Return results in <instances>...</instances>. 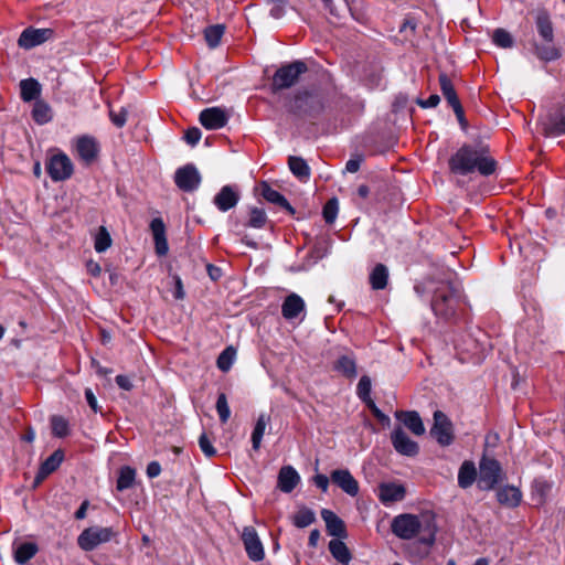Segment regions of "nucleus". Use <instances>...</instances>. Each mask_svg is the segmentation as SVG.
<instances>
[{"label": "nucleus", "mask_w": 565, "mask_h": 565, "mask_svg": "<svg viewBox=\"0 0 565 565\" xmlns=\"http://www.w3.org/2000/svg\"><path fill=\"white\" fill-rule=\"evenodd\" d=\"M414 291L420 298L430 295V308L444 321H455L463 310V291L460 284L454 280L428 278L416 282Z\"/></svg>", "instance_id": "obj_1"}, {"label": "nucleus", "mask_w": 565, "mask_h": 565, "mask_svg": "<svg viewBox=\"0 0 565 565\" xmlns=\"http://www.w3.org/2000/svg\"><path fill=\"white\" fill-rule=\"evenodd\" d=\"M449 171L455 175H469L478 172L481 177L493 175L499 162L492 156L490 146L482 140L463 143L448 159Z\"/></svg>", "instance_id": "obj_2"}, {"label": "nucleus", "mask_w": 565, "mask_h": 565, "mask_svg": "<svg viewBox=\"0 0 565 565\" xmlns=\"http://www.w3.org/2000/svg\"><path fill=\"white\" fill-rule=\"evenodd\" d=\"M327 107L326 94L317 88L298 89L286 105L289 114L310 119H318Z\"/></svg>", "instance_id": "obj_3"}, {"label": "nucleus", "mask_w": 565, "mask_h": 565, "mask_svg": "<svg viewBox=\"0 0 565 565\" xmlns=\"http://www.w3.org/2000/svg\"><path fill=\"white\" fill-rule=\"evenodd\" d=\"M536 31L544 43L533 42L534 55L543 62H552L561 57V51L554 44V29L547 11L542 10L535 17Z\"/></svg>", "instance_id": "obj_4"}, {"label": "nucleus", "mask_w": 565, "mask_h": 565, "mask_svg": "<svg viewBox=\"0 0 565 565\" xmlns=\"http://www.w3.org/2000/svg\"><path fill=\"white\" fill-rule=\"evenodd\" d=\"M308 72V65L296 60L280 65L270 79V92L277 94L298 84L300 77Z\"/></svg>", "instance_id": "obj_5"}, {"label": "nucleus", "mask_w": 565, "mask_h": 565, "mask_svg": "<svg viewBox=\"0 0 565 565\" xmlns=\"http://www.w3.org/2000/svg\"><path fill=\"white\" fill-rule=\"evenodd\" d=\"M454 342L455 348L458 351L468 353L477 359L483 356L490 345L487 334L479 328H469L465 330L455 339Z\"/></svg>", "instance_id": "obj_6"}, {"label": "nucleus", "mask_w": 565, "mask_h": 565, "mask_svg": "<svg viewBox=\"0 0 565 565\" xmlns=\"http://www.w3.org/2000/svg\"><path fill=\"white\" fill-rule=\"evenodd\" d=\"M74 148L79 163L85 168L96 164L100 159L102 143L93 135L77 136L74 140Z\"/></svg>", "instance_id": "obj_7"}, {"label": "nucleus", "mask_w": 565, "mask_h": 565, "mask_svg": "<svg viewBox=\"0 0 565 565\" xmlns=\"http://www.w3.org/2000/svg\"><path fill=\"white\" fill-rule=\"evenodd\" d=\"M504 472L495 458L483 455L479 462L478 488L483 491L493 490L503 479Z\"/></svg>", "instance_id": "obj_8"}, {"label": "nucleus", "mask_w": 565, "mask_h": 565, "mask_svg": "<svg viewBox=\"0 0 565 565\" xmlns=\"http://www.w3.org/2000/svg\"><path fill=\"white\" fill-rule=\"evenodd\" d=\"M392 533L401 540H413L422 531V522L415 514L396 515L391 523Z\"/></svg>", "instance_id": "obj_9"}, {"label": "nucleus", "mask_w": 565, "mask_h": 565, "mask_svg": "<svg viewBox=\"0 0 565 565\" xmlns=\"http://www.w3.org/2000/svg\"><path fill=\"white\" fill-rule=\"evenodd\" d=\"M115 535L113 527L90 526L78 535L77 544L83 551L90 552L98 545L111 541Z\"/></svg>", "instance_id": "obj_10"}, {"label": "nucleus", "mask_w": 565, "mask_h": 565, "mask_svg": "<svg viewBox=\"0 0 565 565\" xmlns=\"http://www.w3.org/2000/svg\"><path fill=\"white\" fill-rule=\"evenodd\" d=\"M430 435L443 447L450 446L455 440L452 423L441 411L434 413V424L430 428Z\"/></svg>", "instance_id": "obj_11"}, {"label": "nucleus", "mask_w": 565, "mask_h": 565, "mask_svg": "<svg viewBox=\"0 0 565 565\" xmlns=\"http://www.w3.org/2000/svg\"><path fill=\"white\" fill-rule=\"evenodd\" d=\"M202 177L193 163H188L177 169L174 183L183 192H193L199 189Z\"/></svg>", "instance_id": "obj_12"}, {"label": "nucleus", "mask_w": 565, "mask_h": 565, "mask_svg": "<svg viewBox=\"0 0 565 565\" xmlns=\"http://www.w3.org/2000/svg\"><path fill=\"white\" fill-rule=\"evenodd\" d=\"M46 171L51 180L60 182L71 177V160L64 152L52 154L46 162Z\"/></svg>", "instance_id": "obj_13"}, {"label": "nucleus", "mask_w": 565, "mask_h": 565, "mask_svg": "<svg viewBox=\"0 0 565 565\" xmlns=\"http://www.w3.org/2000/svg\"><path fill=\"white\" fill-rule=\"evenodd\" d=\"M242 541L248 558L253 562H260L265 557L263 543L253 526H245L242 533Z\"/></svg>", "instance_id": "obj_14"}, {"label": "nucleus", "mask_w": 565, "mask_h": 565, "mask_svg": "<svg viewBox=\"0 0 565 565\" xmlns=\"http://www.w3.org/2000/svg\"><path fill=\"white\" fill-rule=\"evenodd\" d=\"M52 35V29H36L33 26H29L21 32L18 39V45L21 49L31 50L50 40Z\"/></svg>", "instance_id": "obj_15"}, {"label": "nucleus", "mask_w": 565, "mask_h": 565, "mask_svg": "<svg viewBox=\"0 0 565 565\" xmlns=\"http://www.w3.org/2000/svg\"><path fill=\"white\" fill-rule=\"evenodd\" d=\"M199 121L207 130H217L227 125L228 115L220 107H209L200 113Z\"/></svg>", "instance_id": "obj_16"}, {"label": "nucleus", "mask_w": 565, "mask_h": 565, "mask_svg": "<svg viewBox=\"0 0 565 565\" xmlns=\"http://www.w3.org/2000/svg\"><path fill=\"white\" fill-rule=\"evenodd\" d=\"M391 440L394 449L407 457H415L419 452V446L411 439L402 427H396L391 434Z\"/></svg>", "instance_id": "obj_17"}, {"label": "nucleus", "mask_w": 565, "mask_h": 565, "mask_svg": "<svg viewBox=\"0 0 565 565\" xmlns=\"http://www.w3.org/2000/svg\"><path fill=\"white\" fill-rule=\"evenodd\" d=\"M331 481L350 497H356L360 491L358 480L349 469H335L330 475Z\"/></svg>", "instance_id": "obj_18"}, {"label": "nucleus", "mask_w": 565, "mask_h": 565, "mask_svg": "<svg viewBox=\"0 0 565 565\" xmlns=\"http://www.w3.org/2000/svg\"><path fill=\"white\" fill-rule=\"evenodd\" d=\"M321 518L326 523L328 535L340 540H345L349 536L344 521L333 511L329 509H322Z\"/></svg>", "instance_id": "obj_19"}, {"label": "nucleus", "mask_w": 565, "mask_h": 565, "mask_svg": "<svg viewBox=\"0 0 565 565\" xmlns=\"http://www.w3.org/2000/svg\"><path fill=\"white\" fill-rule=\"evenodd\" d=\"M239 201V193L233 185H224L213 199L214 205L221 212L234 209Z\"/></svg>", "instance_id": "obj_20"}, {"label": "nucleus", "mask_w": 565, "mask_h": 565, "mask_svg": "<svg viewBox=\"0 0 565 565\" xmlns=\"http://www.w3.org/2000/svg\"><path fill=\"white\" fill-rule=\"evenodd\" d=\"M154 250L158 256H166L169 252V244L166 235V224L161 217H154L150 222Z\"/></svg>", "instance_id": "obj_21"}, {"label": "nucleus", "mask_w": 565, "mask_h": 565, "mask_svg": "<svg viewBox=\"0 0 565 565\" xmlns=\"http://www.w3.org/2000/svg\"><path fill=\"white\" fill-rule=\"evenodd\" d=\"M65 458V454L62 449H56L50 457H47L38 470L34 478V487H38L44 479L53 473L61 466Z\"/></svg>", "instance_id": "obj_22"}, {"label": "nucleus", "mask_w": 565, "mask_h": 565, "mask_svg": "<svg viewBox=\"0 0 565 565\" xmlns=\"http://www.w3.org/2000/svg\"><path fill=\"white\" fill-rule=\"evenodd\" d=\"M545 132L550 136L565 135V105L558 106L547 114Z\"/></svg>", "instance_id": "obj_23"}, {"label": "nucleus", "mask_w": 565, "mask_h": 565, "mask_svg": "<svg viewBox=\"0 0 565 565\" xmlns=\"http://www.w3.org/2000/svg\"><path fill=\"white\" fill-rule=\"evenodd\" d=\"M405 488L394 482H383L379 486V500L387 505L393 502L402 501L405 498Z\"/></svg>", "instance_id": "obj_24"}, {"label": "nucleus", "mask_w": 565, "mask_h": 565, "mask_svg": "<svg viewBox=\"0 0 565 565\" xmlns=\"http://www.w3.org/2000/svg\"><path fill=\"white\" fill-rule=\"evenodd\" d=\"M260 195L269 203H273L285 210L289 215H295L296 210L290 205L287 199L277 190L273 189L266 181L260 183Z\"/></svg>", "instance_id": "obj_25"}, {"label": "nucleus", "mask_w": 565, "mask_h": 565, "mask_svg": "<svg viewBox=\"0 0 565 565\" xmlns=\"http://www.w3.org/2000/svg\"><path fill=\"white\" fill-rule=\"evenodd\" d=\"M305 310L306 303L303 299L295 292L288 295L281 305V315L289 321L298 318Z\"/></svg>", "instance_id": "obj_26"}, {"label": "nucleus", "mask_w": 565, "mask_h": 565, "mask_svg": "<svg viewBox=\"0 0 565 565\" xmlns=\"http://www.w3.org/2000/svg\"><path fill=\"white\" fill-rule=\"evenodd\" d=\"M300 482V476L292 466H284L278 472L277 487L285 493H290Z\"/></svg>", "instance_id": "obj_27"}, {"label": "nucleus", "mask_w": 565, "mask_h": 565, "mask_svg": "<svg viewBox=\"0 0 565 565\" xmlns=\"http://www.w3.org/2000/svg\"><path fill=\"white\" fill-rule=\"evenodd\" d=\"M522 492L519 488L505 484L497 490V500L501 505L514 509L522 501Z\"/></svg>", "instance_id": "obj_28"}, {"label": "nucleus", "mask_w": 565, "mask_h": 565, "mask_svg": "<svg viewBox=\"0 0 565 565\" xmlns=\"http://www.w3.org/2000/svg\"><path fill=\"white\" fill-rule=\"evenodd\" d=\"M395 416L401 420L414 435L422 436L425 433L424 423L416 411H398Z\"/></svg>", "instance_id": "obj_29"}, {"label": "nucleus", "mask_w": 565, "mask_h": 565, "mask_svg": "<svg viewBox=\"0 0 565 565\" xmlns=\"http://www.w3.org/2000/svg\"><path fill=\"white\" fill-rule=\"evenodd\" d=\"M553 483L543 477L535 478L532 482V500L537 505H543L552 491Z\"/></svg>", "instance_id": "obj_30"}, {"label": "nucleus", "mask_w": 565, "mask_h": 565, "mask_svg": "<svg viewBox=\"0 0 565 565\" xmlns=\"http://www.w3.org/2000/svg\"><path fill=\"white\" fill-rule=\"evenodd\" d=\"M333 370L349 380L358 375L356 361L353 355H340L333 363Z\"/></svg>", "instance_id": "obj_31"}, {"label": "nucleus", "mask_w": 565, "mask_h": 565, "mask_svg": "<svg viewBox=\"0 0 565 565\" xmlns=\"http://www.w3.org/2000/svg\"><path fill=\"white\" fill-rule=\"evenodd\" d=\"M383 67L377 63H370L363 70V82L371 89L377 88L383 82Z\"/></svg>", "instance_id": "obj_32"}, {"label": "nucleus", "mask_w": 565, "mask_h": 565, "mask_svg": "<svg viewBox=\"0 0 565 565\" xmlns=\"http://www.w3.org/2000/svg\"><path fill=\"white\" fill-rule=\"evenodd\" d=\"M288 167L291 173L302 182H307L311 175V169L307 161L297 156H290L288 158Z\"/></svg>", "instance_id": "obj_33"}, {"label": "nucleus", "mask_w": 565, "mask_h": 565, "mask_svg": "<svg viewBox=\"0 0 565 565\" xmlns=\"http://www.w3.org/2000/svg\"><path fill=\"white\" fill-rule=\"evenodd\" d=\"M329 551L333 558L342 565H348L352 559V554L343 540H331L329 542Z\"/></svg>", "instance_id": "obj_34"}, {"label": "nucleus", "mask_w": 565, "mask_h": 565, "mask_svg": "<svg viewBox=\"0 0 565 565\" xmlns=\"http://www.w3.org/2000/svg\"><path fill=\"white\" fill-rule=\"evenodd\" d=\"M267 222H268V217H267L265 210L253 206L249 209L248 220L242 224L236 222L235 226L239 227V225H242L244 228L252 227V228L260 230L266 226Z\"/></svg>", "instance_id": "obj_35"}, {"label": "nucleus", "mask_w": 565, "mask_h": 565, "mask_svg": "<svg viewBox=\"0 0 565 565\" xmlns=\"http://www.w3.org/2000/svg\"><path fill=\"white\" fill-rule=\"evenodd\" d=\"M477 479V469L472 461L466 460L459 468L458 471V486L462 489H467L473 484Z\"/></svg>", "instance_id": "obj_36"}, {"label": "nucleus", "mask_w": 565, "mask_h": 565, "mask_svg": "<svg viewBox=\"0 0 565 565\" xmlns=\"http://www.w3.org/2000/svg\"><path fill=\"white\" fill-rule=\"evenodd\" d=\"M41 85L35 78H26L20 82V95L23 102L39 100Z\"/></svg>", "instance_id": "obj_37"}, {"label": "nucleus", "mask_w": 565, "mask_h": 565, "mask_svg": "<svg viewBox=\"0 0 565 565\" xmlns=\"http://www.w3.org/2000/svg\"><path fill=\"white\" fill-rule=\"evenodd\" d=\"M388 281V270L384 264H377L370 274V285L374 290L386 288Z\"/></svg>", "instance_id": "obj_38"}, {"label": "nucleus", "mask_w": 565, "mask_h": 565, "mask_svg": "<svg viewBox=\"0 0 565 565\" xmlns=\"http://www.w3.org/2000/svg\"><path fill=\"white\" fill-rule=\"evenodd\" d=\"M270 422V416L267 414L262 413L254 426L253 433H252V448L253 450L257 451L260 448L262 439L265 434V429Z\"/></svg>", "instance_id": "obj_39"}, {"label": "nucleus", "mask_w": 565, "mask_h": 565, "mask_svg": "<svg viewBox=\"0 0 565 565\" xmlns=\"http://www.w3.org/2000/svg\"><path fill=\"white\" fill-rule=\"evenodd\" d=\"M438 81H439V85H440V90H441L445 99L447 100V103L450 106H454V105L460 103L459 97L456 93L455 86H454L451 79L449 78V76L446 73L441 72L438 76Z\"/></svg>", "instance_id": "obj_40"}, {"label": "nucleus", "mask_w": 565, "mask_h": 565, "mask_svg": "<svg viewBox=\"0 0 565 565\" xmlns=\"http://www.w3.org/2000/svg\"><path fill=\"white\" fill-rule=\"evenodd\" d=\"M136 480V469L130 466H122L119 469L116 489L119 492L132 488Z\"/></svg>", "instance_id": "obj_41"}, {"label": "nucleus", "mask_w": 565, "mask_h": 565, "mask_svg": "<svg viewBox=\"0 0 565 565\" xmlns=\"http://www.w3.org/2000/svg\"><path fill=\"white\" fill-rule=\"evenodd\" d=\"M316 522L315 512L302 505L294 515L292 524L298 529H305Z\"/></svg>", "instance_id": "obj_42"}, {"label": "nucleus", "mask_w": 565, "mask_h": 565, "mask_svg": "<svg viewBox=\"0 0 565 565\" xmlns=\"http://www.w3.org/2000/svg\"><path fill=\"white\" fill-rule=\"evenodd\" d=\"M38 545L33 542H24L14 551V559L18 564L28 563L38 552Z\"/></svg>", "instance_id": "obj_43"}, {"label": "nucleus", "mask_w": 565, "mask_h": 565, "mask_svg": "<svg viewBox=\"0 0 565 565\" xmlns=\"http://www.w3.org/2000/svg\"><path fill=\"white\" fill-rule=\"evenodd\" d=\"M113 244V238L105 226H99L94 236V248L97 253L106 252Z\"/></svg>", "instance_id": "obj_44"}, {"label": "nucleus", "mask_w": 565, "mask_h": 565, "mask_svg": "<svg viewBox=\"0 0 565 565\" xmlns=\"http://www.w3.org/2000/svg\"><path fill=\"white\" fill-rule=\"evenodd\" d=\"M32 118L39 125L49 122L52 118L50 106L43 100H36L32 109Z\"/></svg>", "instance_id": "obj_45"}, {"label": "nucleus", "mask_w": 565, "mask_h": 565, "mask_svg": "<svg viewBox=\"0 0 565 565\" xmlns=\"http://www.w3.org/2000/svg\"><path fill=\"white\" fill-rule=\"evenodd\" d=\"M224 31L225 28L222 24L210 25L204 30V39L211 49L220 44Z\"/></svg>", "instance_id": "obj_46"}, {"label": "nucleus", "mask_w": 565, "mask_h": 565, "mask_svg": "<svg viewBox=\"0 0 565 565\" xmlns=\"http://www.w3.org/2000/svg\"><path fill=\"white\" fill-rule=\"evenodd\" d=\"M52 434L55 437L62 438L68 434V420L60 415L51 417Z\"/></svg>", "instance_id": "obj_47"}, {"label": "nucleus", "mask_w": 565, "mask_h": 565, "mask_svg": "<svg viewBox=\"0 0 565 565\" xmlns=\"http://www.w3.org/2000/svg\"><path fill=\"white\" fill-rule=\"evenodd\" d=\"M339 212V201L337 198L329 199L322 209V216L327 224L334 223Z\"/></svg>", "instance_id": "obj_48"}, {"label": "nucleus", "mask_w": 565, "mask_h": 565, "mask_svg": "<svg viewBox=\"0 0 565 565\" xmlns=\"http://www.w3.org/2000/svg\"><path fill=\"white\" fill-rule=\"evenodd\" d=\"M492 42L502 49H510L514 44L512 35L501 28L494 30L492 34Z\"/></svg>", "instance_id": "obj_49"}, {"label": "nucleus", "mask_w": 565, "mask_h": 565, "mask_svg": "<svg viewBox=\"0 0 565 565\" xmlns=\"http://www.w3.org/2000/svg\"><path fill=\"white\" fill-rule=\"evenodd\" d=\"M215 407H216V412L220 417V422L222 424L227 423V420L231 417V409H230L227 396L225 393L218 394Z\"/></svg>", "instance_id": "obj_50"}, {"label": "nucleus", "mask_w": 565, "mask_h": 565, "mask_svg": "<svg viewBox=\"0 0 565 565\" xmlns=\"http://www.w3.org/2000/svg\"><path fill=\"white\" fill-rule=\"evenodd\" d=\"M234 356H235L234 349L231 347L226 348L217 356V360H216L217 367L223 372H227L233 364Z\"/></svg>", "instance_id": "obj_51"}, {"label": "nucleus", "mask_w": 565, "mask_h": 565, "mask_svg": "<svg viewBox=\"0 0 565 565\" xmlns=\"http://www.w3.org/2000/svg\"><path fill=\"white\" fill-rule=\"evenodd\" d=\"M127 116L128 111L124 107H121L118 111L114 109L109 110V119L117 128H122L126 125Z\"/></svg>", "instance_id": "obj_52"}, {"label": "nucleus", "mask_w": 565, "mask_h": 565, "mask_svg": "<svg viewBox=\"0 0 565 565\" xmlns=\"http://www.w3.org/2000/svg\"><path fill=\"white\" fill-rule=\"evenodd\" d=\"M372 383L371 379L367 375L361 376L358 386H356V395L359 398H364L371 396Z\"/></svg>", "instance_id": "obj_53"}, {"label": "nucleus", "mask_w": 565, "mask_h": 565, "mask_svg": "<svg viewBox=\"0 0 565 565\" xmlns=\"http://www.w3.org/2000/svg\"><path fill=\"white\" fill-rule=\"evenodd\" d=\"M199 446H200V449L202 450V452L211 458L213 456H215L216 454V449L213 447L210 438L207 437V435L205 433H202L199 437Z\"/></svg>", "instance_id": "obj_54"}, {"label": "nucleus", "mask_w": 565, "mask_h": 565, "mask_svg": "<svg viewBox=\"0 0 565 565\" xmlns=\"http://www.w3.org/2000/svg\"><path fill=\"white\" fill-rule=\"evenodd\" d=\"M202 137V132L198 127H191L184 132V140L191 145L195 146Z\"/></svg>", "instance_id": "obj_55"}, {"label": "nucleus", "mask_w": 565, "mask_h": 565, "mask_svg": "<svg viewBox=\"0 0 565 565\" xmlns=\"http://www.w3.org/2000/svg\"><path fill=\"white\" fill-rule=\"evenodd\" d=\"M364 158L362 154H356L349 159L345 163V171L350 173H355L360 170L361 163L363 162Z\"/></svg>", "instance_id": "obj_56"}, {"label": "nucleus", "mask_w": 565, "mask_h": 565, "mask_svg": "<svg viewBox=\"0 0 565 565\" xmlns=\"http://www.w3.org/2000/svg\"><path fill=\"white\" fill-rule=\"evenodd\" d=\"M451 108L454 109V113L458 119V122H459L461 129L463 131H466L468 128V121L466 119L465 110H463L461 103H458V104L451 106Z\"/></svg>", "instance_id": "obj_57"}, {"label": "nucleus", "mask_w": 565, "mask_h": 565, "mask_svg": "<svg viewBox=\"0 0 565 565\" xmlns=\"http://www.w3.org/2000/svg\"><path fill=\"white\" fill-rule=\"evenodd\" d=\"M273 7L269 11V15L274 19H281L286 13L287 0H282L281 3H271Z\"/></svg>", "instance_id": "obj_58"}, {"label": "nucleus", "mask_w": 565, "mask_h": 565, "mask_svg": "<svg viewBox=\"0 0 565 565\" xmlns=\"http://www.w3.org/2000/svg\"><path fill=\"white\" fill-rule=\"evenodd\" d=\"M440 103V97L437 94H431L427 99H418L417 104L422 108H434Z\"/></svg>", "instance_id": "obj_59"}, {"label": "nucleus", "mask_w": 565, "mask_h": 565, "mask_svg": "<svg viewBox=\"0 0 565 565\" xmlns=\"http://www.w3.org/2000/svg\"><path fill=\"white\" fill-rule=\"evenodd\" d=\"M115 382L124 391H131L134 388L132 381L128 375L119 374L116 376Z\"/></svg>", "instance_id": "obj_60"}, {"label": "nucleus", "mask_w": 565, "mask_h": 565, "mask_svg": "<svg viewBox=\"0 0 565 565\" xmlns=\"http://www.w3.org/2000/svg\"><path fill=\"white\" fill-rule=\"evenodd\" d=\"M330 480L326 475L318 473L313 477L315 484L322 491L327 492L329 489Z\"/></svg>", "instance_id": "obj_61"}, {"label": "nucleus", "mask_w": 565, "mask_h": 565, "mask_svg": "<svg viewBox=\"0 0 565 565\" xmlns=\"http://www.w3.org/2000/svg\"><path fill=\"white\" fill-rule=\"evenodd\" d=\"M416 28H417L416 20L414 18H406V19H404L403 23L399 26V32L404 33V32L409 31L411 34L413 35V34H415Z\"/></svg>", "instance_id": "obj_62"}, {"label": "nucleus", "mask_w": 565, "mask_h": 565, "mask_svg": "<svg viewBox=\"0 0 565 565\" xmlns=\"http://www.w3.org/2000/svg\"><path fill=\"white\" fill-rule=\"evenodd\" d=\"M85 398H86L88 406L92 408V411L94 413L99 412L100 408L98 406L97 398H96L94 392L92 391V388L85 390Z\"/></svg>", "instance_id": "obj_63"}, {"label": "nucleus", "mask_w": 565, "mask_h": 565, "mask_svg": "<svg viewBox=\"0 0 565 565\" xmlns=\"http://www.w3.org/2000/svg\"><path fill=\"white\" fill-rule=\"evenodd\" d=\"M149 479L157 478L161 473V465L158 461H150L146 469Z\"/></svg>", "instance_id": "obj_64"}]
</instances>
